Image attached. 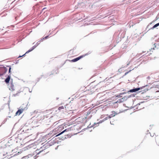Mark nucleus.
<instances>
[{"instance_id": "obj_15", "label": "nucleus", "mask_w": 159, "mask_h": 159, "mask_svg": "<svg viewBox=\"0 0 159 159\" xmlns=\"http://www.w3.org/2000/svg\"><path fill=\"white\" fill-rule=\"evenodd\" d=\"M129 73V72H127L125 73V75H127L128 73Z\"/></svg>"}, {"instance_id": "obj_11", "label": "nucleus", "mask_w": 159, "mask_h": 159, "mask_svg": "<svg viewBox=\"0 0 159 159\" xmlns=\"http://www.w3.org/2000/svg\"><path fill=\"white\" fill-rule=\"evenodd\" d=\"M159 25V23H157V24H156V25H154L152 27V29H154V28L156 27H157Z\"/></svg>"}, {"instance_id": "obj_1", "label": "nucleus", "mask_w": 159, "mask_h": 159, "mask_svg": "<svg viewBox=\"0 0 159 159\" xmlns=\"http://www.w3.org/2000/svg\"><path fill=\"white\" fill-rule=\"evenodd\" d=\"M25 108H23L22 107H20V109L16 113V115H19L21 114L25 110Z\"/></svg>"}, {"instance_id": "obj_9", "label": "nucleus", "mask_w": 159, "mask_h": 159, "mask_svg": "<svg viewBox=\"0 0 159 159\" xmlns=\"http://www.w3.org/2000/svg\"><path fill=\"white\" fill-rule=\"evenodd\" d=\"M34 48H33L32 49L29 50L28 51H27V52H26L25 53V54H24L22 56H20L19 57H21L22 56H24L27 53H29V52H30L31 51H32L34 49Z\"/></svg>"}, {"instance_id": "obj_7", "label": "nucleus", "mask_w": 159, "mask_h": 159, "mask_svg": "<svg viewBox=\"0 0 159 159\" xmlns=\"http://www.w3.org/2000/svg\"><path fill=\"white\" fill-rule=\"evenodd\" d=\"M10 80V76H8L7 79L5 80V81L6 83H8Z\"/></svg>"}, {"instance_id": "obj_2", "label": "nucleus", "mask_w": 159, "mask_h": 159, "mask_svg": "<svg viewBox=\"0 0 159 159\" xmlns=\"http://www.w3.org/2000/svg\"><path fill=\"white\" fill-rule=\"evenodd\" d=\"M136 108L138 110H140L144 108V106L143 105L142 103H138L136 105Z\"/></svg>"}, {"instance_id": "obj_16", "label": "nucleus", "mask_w": 159, "mask_h": 159, "mask_svg": "<svg viewBox=\"0 0 159 159\" xmlns=\"http://www.w3.org/2000/svg\"><path fill=\"white\" fill-rule=\"evenodd\" d=\"M8 72H9V73H10V67L9 69Z\"/></svg>"}, {"instance_id": "obj_12", "label": "nucleus", "mask_w": 159, "mask_h": 159, "mask_svg": "<svg viewBox=\"0 0 159 159\" xmlns=\"http://www.w3.org/2000/svg\"><path fill=\"white\" fill-rule=\"evenodd\" d=\"M64 128V127L63 126H60L59 127V128L58 129V131H60V130H61V129Z\"/></svg>"}, {"instance_id": "obj_17", "label": "nucleus", "mask_w": 159, "mask_h": 159, "mask_svg": "<svg viewBox=\"0 0 159 159\" xmlns=\"http://www.w3.org/2000/svg\"><path fill=\"white\" fill-rule=\"evenodd\" d=\"M41 152V151H40L39 152V153H40V152Z\"/></svg>"}, {"instance_id": "obj_6", "label": "nucleus", "mask_w": 159, "mask_h": 159, "mask_svg": "<svg viewBox=\"0 0 159 159\" xmlns=\"http://www.w3.org/2000/svg\"><path fill=\"white\" fill-rule=\"evenodd\" d=\"M114 116H115L114 115H113V114H111V115H109L108 117H106L104 119V120H107V119H108L109 118H110L111 117Z\"/></svg>"}, {"instance_id": "obj_3", "label": "nucleus", "mask_w": 159, "mask_h": 159, "mask_svg": "<svg viewBox=\"0 0 159 159\" xmlns=\"http://www.w3.org/2000/svg\"><path fill=\"white\" fill-rule=\"evenodd\" d=\"M6 72V70L4 67L0 68V76L2 75Z\"/></svg>"}, {"instance_id": "obj_4", "label": "nucleus", "mask_w": 159, "mask_h": 159, "mask_svg": "<svg viewBox=\"0 0 159 159\" xmlns=\"http://www.w3.org/2000/svg\"><path fill=\"white\" fill-rule=\"evenodd\" d=\"M84 56H85L84 55H81L78 57H77L75 59H73L71 61L73 62H76V61H78V60H79L80 59L84 57Z\"/></svg>"}, {"instance_id": "obj_13", "label": "nucleus", "mask_w": 159, "mask_h": 159, "mask_svg": "<svg viewBox=\"0 0 159 159\" xmlns=\"http://www.w3.org/2000/svg\"><path fill=\"white\" fill-rule=\"evenodd\" d=\"M66 129H65V130H64V131H62V132H61V133H59V134H57V136H59L60 135H61V134H62V133H63L65 131H66Z\"/></svg>"}, {"instance_id": "obj_14", "label": "nucleus", "mask_w": 159, "mask_h": 159, "mask_svg": "<svg viewBox=\"0 0 159 159\" xmlns=\"http://www.w3.org/2000/svg\"><path fill=\"white\" fill-rule=\"evenodd\" d=\"M48 36H46V37H45V38H43V39H47V38H48Z\"/></svg>"}, {"instance_id": "obj_10", "label": "nucleus", "mask_w": 159, "mask_h": 159, "mask_svg": "<svg viewBox=\"0 0 159 159\" xmlns=\"http://www.w3.org/2000/svg\"><path fill=\"white\" fill-rule=\"evenodd\" d=\"M11 88L12 90H15V88L14 87L12 82L11 84Z\"/></svg>"}, {"instance_id": "obj_8", "label": "nucleus", "mask_w": 159, "mask_h": 159, "mask_svg": "<svg viewBox=\"0 0 159 159\" xmlns=\"http://www.w3.org/2000/svg\"><path fill=\"white\" fill-rule=\"evenodd\" d=\"M64 109V107L63 106L60 107L58 109V112L61 111H63L62 110Z\"/></svg>"}, {"instance_id": "obj_5", "label": "nucleus", "mask_w": 159, "mask_h": 159, "mask_svg": "<svg viewBox=\"0 0 159 159\" xmlns=\"http://www.w3.org/2000/svg\"><path fill=\"white\" fill-rule=\"evenodd\" d=\"M140 89V88H137L136 89H132L130 90V92H135L137 91H138Z\"/></svg>"}]
</instances>
